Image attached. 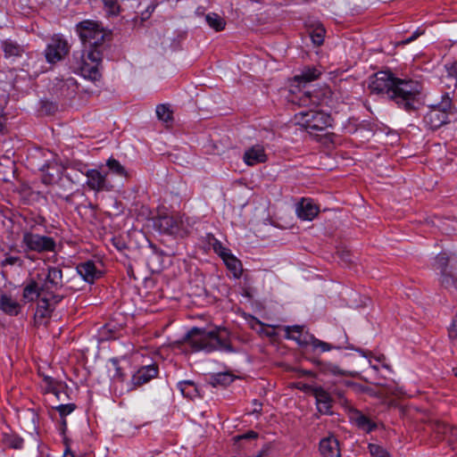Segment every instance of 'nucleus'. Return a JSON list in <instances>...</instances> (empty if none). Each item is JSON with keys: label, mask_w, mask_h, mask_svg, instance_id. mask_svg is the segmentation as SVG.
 I'll return each mask as SVG.
<instances>
[{"label": "nucleus", "mask_w": 457, "mask_h": 457, "mask_svg": "<svg viewBox=\"0 0 457 457\" xmlns=\"http://www.w3.org/2000/svg\"><path fill=\"white\" fill-rule=\"evenodd\" d=\"M369 88L372 93L386 94L406 112L415 111L420 104L421 85L415 80L395 78L390 71H378L370 77Z\"/></svg>", "instance_id": "obj_1"}, {"label": "nucleus", "mask_w": 457, "mask_h": 457, "mask_svg": "<svg viewBox=\"0 0 457 457\" xmlns=\"http://www.w3.org/2000/svg\"><path fill=\"white\" fill-rule=\"evenodd\" d=\"M185 341L195 352L223 351L232 353L234 351L229 333L224 328H215L211 330L193 328L186 335Z\"/></svg>", "instance_id": "obj_2"}, {"label": "nucleus", "mask_w": 457, "mask_h": 457, "mask_svg": "<svg viewBox=\"0 0 457 457\" xmlns=\"http://www.w3.org/2000/svg\"><path fill=\"white\" fill-rule=\"evenodd\" d=\"M41 281V291L46 294L37 303L36 314L41 318L50 315L55 304L60 303L62 295L57 292L63 287L62 270L59 267H48L47 273Z\"/></svg>", "instance_id": "obj_3"}, {"label": "nucleus", "mask_w": 457, "mask_h": 457, "mask_svg": "<svg viewBox=\"0 0 457 457\" xmlns=\"http://www.w3.org/2000/svg\"><path fill=\"white\" fill-rule=\"evenodd\" d=\"M46 219L38 216L34 220L33 224H29V228L22 230L21 247L26 257L31 261L35 258L31 253H46L56 252V240L50 236L41 235L37 232V226L43 225Z\"/></svg>", "instance_id": "obj_4"}, {"label": "nucleus", "mask_w": 457, "mask_h": 457, "mask_svg": "<svg viewBox=\"0 0 457 457\" xmlns=\"http://www.w3.org/2000/svg\"><path fill=\"white\" fill-rule=\"evenodd\" d=\"M103 60V51L100 48L83 49L77 59V69L80 74L91 81H97L102 74L99 71Z\"/></svg>", "instance_id": "obj_5"}, {"label": "nucleus", "mask_w": 457, "mask_h": 457, "mask_svg": "<svg viewBox=\"0 0 457 457\" xmlns=\"http://www.w3.org/2000/svg\"><path fill=\"white\" fill-rule=\"evenodd\" d=\"M76 29L84 49L100 48L103 51L108 35L97 21L86 20L77 24Z\"/></svg>", "instance_id": "obj_6"}, {"label": "nucleus", "mask_w": 457, "mask_h": 457, "mask_svg": "<svg viewBox=\"0 0 457 457\" xmlns=\"http://www.w3.org/2000/svg\"><path fill=\"white\" fill-rule=\"evenodd\" d=\"M295 118L296 123L311 134L325 130L332 122L328 113L312 109L302 111Z\"/></svg>", "instance_id": "obj_7"}, {"label": "nucleus", "mask_w": 457, "mask_h": 457, "mask_svg": "<svg viewBox=\"0 0 457 457\" xmlns=\"http://www.w3.org/2000/svg\"><path fill=\"white\" fill-rule=\"evenodd\" d=\"M453 108L449 93L442 96L440 103L429 106V110L424 116V123L430 129H437L448 122V114Z\"/></svg>", "instance_id": "obj_8"}, {"label": "nucleus", "mask_w": 457, "mask_h": 457, "mask_svg": "<svg viewBox=\"0 0 457 457\" xmlns=\"http://www.w3.org/2000/svg\"><path fill=\"white\" fill-rule=\"evenodd\" d=\"M69 44L61 36H54L46 49V58L50 63L61 61L69 53Z\"/></svg>", "instance_id": "obj_9"}, {"label": "nucleus", "mask_w": 457, "mask_h": 457, "mask_svg": "<svg viewBox=\"0 0 457 457\" xmlns=\"http://www.w3.org/2000/svg\"><path fill=\"white\" fill-rule=\"evenodd\" d=\"M329 93L328 88L313 92L307 90L302 93L299 91V95L294 96L291 101L302 106H318L325 101Z\"/></svg>", "instance_id": "obj_10"}, {"label": "nucleus", "mask_w": 457, "mask_h": 457, "mask_svg": "<svg viewBox=\"0 0 457 457\" xmlns=\"http://www.w3.org/2000/svg\"><path fill=\"white\" fill-rule=\"evenodd\" d=\"M87 186L93 191H110L112 186L108 182L106 173L101 172L97 169H91L86 172Z\"/></svg>", "instance_id": "obj_11"}, {"label": "nucleus", "mask_w": 457, "mask_h": 457, "mask_svg": "<svg viewBox=\"0 0 457 457\" xmlns=\"http://www.w3.org/2000/svg\"><path fill=\"white\" fill-rule=\"evenodd\" d=\"M181 220L179 217L171 215H159L154 220V226L161 233L177 235L179 231Z\"/></svg>", "instance_id": "obj_12"}, {"label": "nucleus", "mask_w": 457, "mask_h": 457, "mask_svg": "<svg viewBox=\"0 0 457 457\" xmlns=\"http://www.w3.org/2000/svg\"><path fill=\"white\" fill-rule=\"evenodd\" d=\"M321 457H341L339 441L334 436L322 438L319 444Z\"/></svg>", "instance_id": "obj_13"}, {"label": "nucleus", "mask_w": 457, "mask_h": 457, "mask_svg": "<svg viewBox=\"0 0 457 457\" xmlns=\"http://www.w3.org/2000/svg\"><path fill=\"white\" fill-rule=\"evenodd\" d=\"M312 395L315 397L318 411L322 414H328L332 407V397L323 387L317 386L313 389Z\"/></svg>", "instance_id": "obj_14"}, {"label": "nucleus", "mask_w": 457, "mask_h": 457, "mask_svg": "<svg viewBox=\"0 0 457 457\" xmlns=\"http://www.w3.org/2000/svg\"><path fill=\"white\" fill-rule=\"evenodd\" d=\"M297 216L303 220H312L319 213V207L311 199L303 198L296 207Z\"/></svg>", "instance_id": "obj_15"}, {"label": "nucleus", "mask_w": 457, "mask_h": 457, "mask_svg": "<svg viewBox=\"0 0 457 457\" xmlns=\"http://www.w3.org/2000/svg\"><path fill=\"white\" fill-rule=\"evenodd\" d=\"M243 160L246 165L254 166L258 163L265 162L267 155L263 146L256 145L245 152Z\"/></svg>", "instance_id": "obj_16"}, {"label": "nucleus", "mask_w": 457, "mask_h": 457, "mask_svg": "<svg viewBox=\"0 0 457 457\" xmlns=\"http://www.w3.org/2000/svg\"><path fill=\"white\" fill-rule=\"evenodd\" d=\"M350 420L358 428L366 433H370L377 428V424L358 410H353L350 412Z\"/></svg>", "instance_id": "obj_17"}, {"label": "nucleus", "mask_w": 457, "mask_h": 457, "mask_svg": "<svg viewBox=\"0 0 457 457\" xmlns=\"http://www.w3.org/2000/svg\"><path fill=\"white\" fill-rule=\"evenodd\" d=\"M321 75V71L313 67L307 66L304 67L300 74H297L294 77L293 80L296 84V87H300L302 86H305L307 83L316 80Z\"/></svg>", "instance_id": "obj_18"}, {"label": "nucleus", "mask_w": 457, "mask_h": 457, "mask_svg": "<svg viewBox=\"0 0 457 457\" xmlns=\"http://www.w3.org/2000/svg\"><path fill=\"white\" fill-rule=\"evenodd\" d=\"M158 374L155 365H147L140 368L132 377V383L135 386H141L147 383Z\"/></svg>", "instance_id": "obj_19"}, {"label": "nucleus", "mask_w": 457, "mask_h": 457, "mask_svg": "<svg viewBox=\"0 0 457 457\" xmlns=\"http://www.w3.org/2000/svg\"><path fill=\"white\" fill-rule=\"evenodd\" d=\"M1 46L5 58H18L25 52L24 46L12 39L3 40Z\"/></svg>", "instance_id": "obj_20"}, {"label": "nucleus", "mask_w": 457, "mask_h": 457, "mask_svg": "<svg viewBox=\"0 0 457 457\" xmlns=\"http://www.w3.org/2000/svg\"><path fill=\"white\" fill-rule=\"evenodd\" d=\"M78 273L87 282L92 283L96 278L100 276V272L96 270L93 262L87 261L77 266Z\"/></svg>", "instance_id": "obj_21"}, {"label": "nucleus", "mask_w": 457, "mask_h": 457, "mask_svg": "<svg viewBox=\"0 0 457 457\" xmlns=\"http://www.w3.org/2000/svg\"><path fill=\"white\" fill-rule=\"evenodd\" d=\"M0 309L9 315H17L21 305L12 296L0 292Z\"/></svg>", "instance_id": "obj_22"}, {"label": "nucleus", "mask_w": 457, "mask_h": 457, "mask_svg": "<svg viewBox=\"0 0 457 457\" xmlns=\"http://www.w3.org/2000/svg\"><path fill=\"white\" fill-rule=\"evenodd\" d=\"M1 442L3 445L12 449H21L23 439L12 432H3Z\"/></svg>", "instance_id": "obj_23"}, {"label": "nucleus", "mask_w": 457, "mask_h": 457, "mask_svg": "<svg viewBox=\"0 0 457 457\" xmlns=\"http://www.w3.org/2000/svg\"><path fill=\"white\" fill-rule=\"evenodd\" d=\"M40 287L41 285L39 286L37 281L31 280L23 289V298L28 302H32L37 299L40 293H42Z\"/></svg>", "instance_id": "obj_24"}, {"label": "nucleus", "mask_w": 457, "mask_h": 457, "mask_svg": "<svg viewBox=\"0 0 457 457\" xmlns=\"http://www.w3.org/2000/svg\"><path fill=\"white\" fill-rule=\"evenodd\" d=\"M228 270H230L233 274V277L236 278H239L243 272V268L241 262L235 257L233 254L227 256V258L223 261Z\"/></svg>", "instance_id": "obj_25"}, {"label": "nucleus", "mask_w": 457, "mask_h": 457, "mask_svg": "<svg viewBox=\"0 0 457 457\" xmlns=\"http://www.w3.org/2000/svg\"><path fill=\"white\" fill-rule=\"evenodd\" d=\"M205 21L207 24L216 31H220L225 29V20L215 12L208 13L205 16Z\"/></svg>", "instance_id": "obj_26"}, {"label": "nucleus", "mask_w": 457, "mask_h": 457, "mask_svg": "<svg viewBox=\"0 0 457 457\" xmlns=\"http://www.w3.org/2000/svg\"><path fill=\"white\" fill-rule=\"evenodd\" d=\"M177 386L185 397L194 398L197 395V388L191 380L180 381Z\"/></svg>", "instance_id": "obj_27"}, {"label": "nucleus", "mask_w": 457, "mask_h": 457, "mask_svg": "<svg viewBox=\"0 0 457 457\" xmlns=\"http://www.w3.org/2000/svg\"><path fill=\"white\" fill-rule=\"evenodd\" d=\"M292 338L297 340L300 345H311L314 349L320 348L321 352H328L330 351L333 347L323 341H320V339L315 338L314 337H310L309 340H300V338L292 337Z\"/></svg>", "instance_id": "obj_28"}, {"label": "nucleus", "mask_w": 457, "mask_h": 457, "mask_svg": "<svg viewBox=\"0 0 457 457\" xmlns=\"http://www.w3.org/2000/svg\"><path fill=\"white\" fill-rule=\"evenodd\" d=\"M234 380L233 376L228 372L218 373L211 377V384L213 386H228Z\"/></svg>", "instance_id": "obj_29"}, {"label": "nucleus", "mask_w": 457, "mask_h": 457, "mask_svg": "<svg viewBox=\"0 0 457 457\" xmlns=\"http://www.w3.org/2000/svg\"><path fill=\"white\" fill-rule=\"evenodd\" d=\"M441 284L445 288H456L457 278L449 270L441 272Z\"/></svg>", "instance_id": "obj_30"}, {"label": "nucleus", "mask_w": 457, "mask_h": 457, "mask_svg": "<svg viewBox=\"0 0 457 457\" xmlns=\"http://www.w3.org/2000/svg\"><path fill=\"white\" fill-rule=\"evenodd\" d=\"M446 74L443 75L444 80H453V88L457 87V62H453L445 65Z\"/></svg>", "instance_id": "obj_31"}, {"label": "nucleus", "mask_w": 457, "mask_h": 457, "mask_svg": "<svg viewBox=\"0 0 457 457\" xmlns=\"http://www.w3.org/2000/svg\"><path fill=\"white\" fill-rule=\"evenodd\" d=\"M106 165L109 168V170L111 171H112L113 173H115V174H117L119 176H121V177H126L127 176V172H126L125 168L120 163L119 161H117V160L113 159V158H110L107 161Z\"/></svg>", "instance_id": "obj_32"}, {"label": "nucleus", "mask_w": 457, "mask_h": 457, "mask_svg": "<svg viewBox=\"0 0 457 457\" xmlns=\"http://www.w3.org/2000/svg\"><path fill=\"white\" fill-rule=\"evenodd\" d=\"M43 381L45 383L44 390L46 393H52L58 396V390L57 387L60 385L57 380L54 378L49 377V376H44Z\"/></svg>", "instance_id": "obj_33"}, {"label": "nucleus", "mask_w": 457, "mask_h": 457, "mask_svg": "<svg viewBox=\"0 0 457 457\" xmlns=\"http://www.w3.org/2000/svg\"><path fill=\"white\" fill-rule=\"evenodd\" d=\"M449 257L445 253H440L435 259L434 266L441 272L448 270Z\"/></svg>", "instance_id": "obj_34"}, {"label": "nucleus", "mask_w": 457, "mask_h": 457, "mask_svg": "<svg viewBox=\"0 0 457 457\" xmlns=\"http://www.w3.org/2000/svg\"><path fill=\"white\" fill-rule=\"evenodd\" d=\"M156 115L159 120L168 122L172 119V112L170 110L169 106L165 104H159L156 107Z\"/></svg>", "instance_id": "obj_35"}, {"label": "nucleus", "mask_w": 457, "mask_h": 457, "mask_svg": "<svg viewBox=\"0 0 457 457\" xmlns=\"http://www.w3.org/2000/svg\"><path fill=\"white\" fill-rule=\"evenodd\" d=\"M311 39L315 46L323 44L325 37V29L321 27L316 28L310 33Z\"/></svg>", "instance_id": "obj_36"}, {"label": "nucleus", "mask_w": 457, "mask_h": 457, "mask_svg": "<svg viewBox=\"0 0 457 457\" xmlns=\"http://www.w3.org/2000/svg\"><path fill=\"white\" fill-rule=\"evenodd\" d=\"M368 449L370 453L374 457H390L389 453L379 445L369 444Z\"/></svg>", "instance_id": "obj_37"}, {"label": "nucleus", "mask_w": 457, "mask_h": 457, "mask_svg": "<svg viewBox=\"0 0 457 457\" xmlns=\"http://www.w3.org/2000/svg\"><path fill=\"white\" fill-rule=\"evenodd\" d=\"M320 370L325 374L345 375L344 370L332 363H320Z\"/></svg>", "instance_id": "obj_38"}, {"label": "nucleus", "mask_w": 457, "mask_h": 457, "mask_svg": "<svg viewBox=\"0 0 457 457\" xmlns=\"http://www.w3.org/2000/svg\"><path fill=\"white\" fill-rule=\"evenodd\" d=\"M108 14L117 15L120 12V5L117 0H102Z\"/></svg>", "instance_id": "obj_39"}, {"label": "nucleus", "mask_w": 457, "mask_h": 457, "mask_svg": "<svg viewBox=\"0 0 457 457\" xmlns=\"http://www.w3.org/2000/svg\"><path fill=\"white\" fill-rule=\"evenodd\" d=\"M213 250L216 253H218L221 257V259L223 261L227 258V256H229L232 254L230 253V250L226 248L225 246H223L222 244L220 242H219L218 240H216L213 243Z\"/></svg>", "instance_id": "obj_40"}, {"label": "nucleus", "mask_w": 457, "mask_h": 457, "mask_svg": "<svg viewBox=\"0 0 457 457\" xmlns=\"http://www.w3.org/2000/svg\"><path fill=\"white\" fill-rule=\"evenodd\" d=\"M23 266V261L20 256L8 255L2 261V266Z\"/></svg>", "instance_id": "obj_41"}, {"label": "nucleus", "mask_w": 457, "mask_h": 457, "mask_svg": "<svg viewBox=\"0 0 457 457\" xmlns=\"http://www.w3.org/2000/svg\"><path fill=\"white\" fill-rule=\"evenodd\" d=\"M76 408V405L74 403H68V404H60L55 407V410L59 412L60 416L62 418L66 417L70 413H71Z\"/></svg>", "instance_id": "obj_42"}, {"label": "nucleus", "mask_w": 457, "mask_h": 457, "mask_svg": "<svg viewBox=\"0 0 457 457\" xmlns=\"http://www.w3.org/2000/svg\"><path fill=\"white\" fill-rule=\"evenodd\" d=\"M295 386H296V388H298L299 390H301V391H303L304 393L312 395L313 394V389H315V387L317 386H312V385H309V384L298 382L295 385Z\"/></svg>", "instance_id": "obj_43"}, {"label": "nucleus", "mask_w": 457, "mask_h": 457, "mask_svg": "<svg viewBox=\"0 0 457 457\" xmlns=\"http://www.w3.org/2000/svg\"><path fill=\"white\" fill-rule=\"evenodd\" d=\"M257 436H258V434L256 432L251 430L243 435L235 436L234 439L236 441L241 440V439H253V438H256Z\"/></svg>", "instance_id": "obj_44"}, {"label": "nucleus", "mask_w": 457, "mask_h": 457, "mask_svg": "<svg viewBox=\"0 0 457 457\" xmlns=\"http://www.w3.org/2000/svg\"><path fill=\"white\" fill-rule=\"evenodd\" d=\"M448 332L451 339H457V318L453 320Z\"/></svg>", "instance_id": "obj_45"}, {"label": "nucleus", "mask_w": 457, "mask_h": 457, "mask_svg": "<svg viewBox=\"0 0 457 457\" xmlns=\"http://www.w3.org/2000/svg\"><path fill=\"white\" fill-rule=\"evenodd\" d=\"M420 35V33H419L418 31L414 32L410 37L401 41L399 44L400 45H406V44H409L412 41H414L416 38L419 37V36Z\"/></svg>", "instance_id": "obj_46"}, {"label": "nucleus", "mask_w": 457, "mask_h": 457, "mask_svg": "<svg viewBox=\"0 0 457 457\" xmlns=\"http://www.w3.org/2000/svg\"><path fill=\"white\" fill-rule=\"evenodd\" d=\"M451 430V433L454 436H457V429L456 428H449L448 426L446 425H442V428L441 426L438 427V430L439 432H442V433H446L447 430Z\"/></svg>", "instance_id": "obj_47"}, {"label": "nucleus", "mask_w": 457, "mask_h": 457, "mask_svg": "<svg viewBox=\"0 0 457 457\" xmlns=\"http://www.w3.org/2000/svg\"><path fill=\"white\" fill-rule=\"evenodd\" d=\"M302 328H303L301 326H297V325L293 326V327H287V333L295 332V333L301 334Z\"/></svg>", "instance_id": "obj_48"}, {"label": "nucleus", "mask_w": 457, "mask_h": 457, "mask_svg": "<svg viewBox=\"0 0 457 457\" xmlns=\"http://www.w3.org/2000/svg\"><path fill=\"white\" fill-rule=\"evenodd\" d=\"M442 82L445 83V87H448L449 89L453 88V80H448V79L444 80V77H442Z\"/></svg>", "instance_id": "obj_49"}, {"label": "nucleus", "mask_w": 457, "mask_h": 457, "mask_svg": "<svg viewBox=\"0 0 457 457\" xmlns=\"http://www.w3.org/2000/svg\"><path fill=\"white\" fill-rule=\"evenodd\" d=\"M342 260L346 262V263H350L352 261L348 258V254L347 253H342Z\"/></svg>", "instance_id": "obj_50"}, {"label": "nucleus", "mask_w": 457, "mask_h": 457, "mask_svg": "<svg viewBox=\"0 0 457 457\" xmlns=\"http://www.w3.org/2000/svg\"><path fill=\"white\" fill-rule=\"evenodd\" d=\"M303 373L304 375H312V371L303 370Z\"/></svg>", "instance_id": "obj_51"}, {"label": "nucleus", "mask_w": 457, "mask_h": 457, "mask_svg": "<svg viewBox=\"0 0 457 457\" xmlns=\"http://www.w3.org/2000/svg\"><path fill=\"white\" fill-rule=\"evenodd\" d=\"M116 370H117V375L120 376V369L118 367L116 368Z\"/></svg>", "instance_id": "obj_52"}, {"label": "nucleus", "mask_w": 457, "mask_h": 457, "mask_svg": "<svg viewBox=\"0 0 457 457\" xmlns=\"http://www.w3.org/2000/svg\"><path fill=\"white\" fill-rule=\"evenodd\" d=\"M254 404H255V408H258V406H259V407H261V403H257L255 402V403H254Z\"/></svg>", "instance_id": "obj_53"}, {"label": "nucleus", "mask_w": 457, "mask_h": 457, "mask_svg": "<svg viewBox=\"0 0 457 457\" xmlns=\"http://www.w3.org/2000/svg\"><path fill=\"white\" fill-rule=\"evenodd\" d=\"M254 404H255V408H258V406H259V407H261V403H257L255 402V403H254Z\"/></svg>", "instance_id": "obj_54"}, {"label": "nucleus", "mask_w": 457, "mask_h": 457, "mask_svg": "<svg viewBox=\"0 0 457 457\" xmlns=\"http://www.w3.org/2000/svg\"><path fill=\"white\" fill-rule=\"evenodd\" d=\"M112 363H113L115 366H117L118 361H117L116 360H113V361H112Z\"/></svg>", "instance_id": "obj_55"}, {"label": "nucleus", "mask_w": 457, "mask_h": 457, "mask_svg": "<svg viewBox=\"0 0 457 457\" xmlns=\"http://www.w3.org/2000/svg\"><path fill=\"white\" fill-rule=\"evenodd\" d=\"M372 368H373L374 370H378V367H377V366H372Z\"/></svg>", "instance_id": "obj_56"}, {"label": "nucleus", "mask_w": 457, "mask_h": 457, "mask_svg": "<svg viewBox=\"0 0 457 457\" xmlns=\"http://www.w3.org/2000/svg\"><path fill=\"white\" fill-rule=\"evenodd\" d=\"M455 375L457 376V372L455 373Z\"/></svg>", "instance_id": "obj_57"}]
</instances>
